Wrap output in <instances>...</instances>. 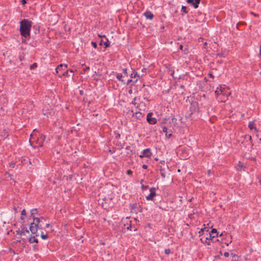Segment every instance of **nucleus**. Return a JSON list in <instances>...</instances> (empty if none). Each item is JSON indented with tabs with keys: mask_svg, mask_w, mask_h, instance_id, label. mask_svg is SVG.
Returning a JSON list of instances; mask_svg holds the SVG:
<instances>
[{
	"mask_svg": "<svg viewBox=\"0 0 261 261\" xmlns=\"http://www.w3.org/2000/svg\"><path fill=\"white\" fill-rule=\"evenodd\" d=\"M19 23L20 35L25 39H29L31 37V30L33 22L29 19H23Z\"/></svg>",
	"mask_w": 261,
	"mask_h": 261,
	"instance_id": "f257e3e1",
	"label": "nucleus"
},
{
	"mask_svg": "<svg viewBox=\"0 0 261 261\" xmlns=\"http://www.w3.org/2000/svg\"><path fill=\"white\" fill-rule=\"evenodd\" d=\"M45 138L44 135L40 133H32L29 140L30 145L34 148L42 147Z\"/></svg>",
	"mask_w": 261,
	"mask_h": 261,
	"instance_id": "f03ea898",
	"label": "nucleus"
},
{
	"mask_svg": "<svg viewBox=\"0 0 261 261\" xmlns=\"http://www.w3.org/2000/svg\"><path fill=\"white\" fill-rule=\"evenodd\" d=\"M152 155V153L151 152V150L150 148H146L144 149L142 151V153L139 155L140 158H142L143 157H146L147 158H150Z\"/></svg>",
	"mask_w": 261,
	"mask_h": 261,
	"instance_id": "7ed1b4c3",
	"label": "nucleus"
},
{
	"mask_svg": "<svg viewBox=\"0 0 261 261\" xmlns=\"http://www.w3.org/2000/svg\"><path fill=\"white\" fill-rule=\"evenodd\" d=\"M156 188L155 187L151 188L149 190L150 194L146 197V199L147 200H152L153 197L156 195V193L155 192Z\"/></svg>",
	"mask_w": 261,
	"mask_h": 261,
	"instance_id": "20e7f679",
	"label": "nucleus"
},
{
	"mask_svg": "<svg viewBox=\"0 0 261 261\" xmlns=\"http://www.w3.org/2000/svg\"><path fill=\"white\" fill-rule=\"evenodd\" d=\"M210 234L209 230L208 231H205V234H203V236L205 237V239H203V238H201L200 240L203 244H207V245H211L210 242L208 241V236Z\"/></svg>",
	"mask_w": 261,
	"mask_h": 261,
	"instance_id": "39448f33",
	"label": "nucleus"
},
{
	"mask_svg": "<svg viewBox=\"0 0 261 261\" xmlns=\"http://www.w3.org/2000/svg\"><path fill=\"white\" fill-rule=\"evenodd\" d=\"M67 67V65L66 64H60L56 68V71L59 75L61 73H63V71H64Z\"/></svg>",
	"mask_w": 261,
	"mask_h": 261,
	"instance_id": "423d86ee",
	"label": "nucleus"
},
{
	"mask_svg": "<svg viewBox=\"0 0 261 261\" xmlns=\"http://www.w3.org/2000/svg\"><path fill=\"white\" fill-rule=\"evenodd\" d=\"M21 230H17V234L20 236H24L26 233H29V230L25 228V226L23 224H22L20 226Z\"/></svg>",
	"mask_w": 261,
	"mask_h": 261,
	"instance_id": "0eeeda50",
	"label": "nucleus"
},
{
	"mask_svg": "<svg viewBox=\"0 0 261 261\" xmlns=\"http://www.w3.org/2000/svg\"><path fill=\"white\" fill-rule=\"evenodd\" d=\"M201 0H187L186 2L189 4L193 6L195 9L198 8L199 4Z\"/></svg>",
	"mask_w": 261,
	"mask_h": 261,
	"instance_id": "6e6552de",
	"label": "nucleus"
},
{
	"mask_svg": "<svg viewBox=\"0 0 261 261\" xmlns=\"http://www.w3.org/2000/svg\"><path fill=\"white\" fill-rule=\"evenodd\" d=\"M152 113H149L147 115V120L150 124H154L156 123V119L151 117Z\"/></svg>",
	"mask_w": 261,
	"mask_h": 261,
	"instance_id": "1a4fd4ad",
	"label": "nucleus"
},
{
	"mask_svg": "<svg viewBox=\"0 0 261 261\" xmlns=\"http://www.w3.org/2000/svg\"><path fill=\"white\" fill-rule=\"evenodd\" d=\"M29 229L31 231L32 233L33 234H36L38 230L35 222L31 223Z\"/></svg>",
	"mask_w": 261,
	"mask_h": 261,
	"instance_id": "9d476101",
	"label": "nucleus"
},
{
	"mask_svg": "<svg viewBox=\"0 0 261 261\" xmlns=\"http://www.w3.org/2000/svg\"><path fill=\"white\" fill-rule=\"evenodd\" d=\"M225 88L223 87L222 86H220L219 87H217L216 90H215V94L217 95H220L221 94H224L223 91Z\"/></svg>",
	"mask_w": 261,
	"mask_h": 261,
	"instance_id": "9b49d317",
	"label": "nucleus"
},
{
	"mask_svg": "<svg viewBox=\"0 0 261 261\" xmlns=\"http://www.w3.org/2000/svg\"><path fill=\"white\" fill-rule=\"evenodd\" d=\"M144 16L146 18L151 20L153 19L154 16L153 14L150 11H146L144 14Z\"/></svg>",
	"mask_w": 261,
	"mask_h": 261,
	"instance_id": "f8f14e48",
	"label": "nucleus"
},
{
	"mask_svg": "<svg viewBox=\"0 0 261 261\" xmlns=\"http://www.w3.org/2000/svg\"><path fill=\"white\" fill-rule=\"evenodd\" d=\"M248 127L251 129V130H255V131L256 132H258V130L256 128V127H255V123L253 121H250L249 124H248Z\"/></svg>",
	"mask_w": 261,
	"mask_h": 261,
	"instance_id": "ddd939ff",
	"label": "nucleus"
},
{
	"mask_svg": "<svg viewBox=\"0 0 261 261\" xmlns=\"http://www.w3.org/2000/svg\"><path fill=\"white\" fill-rule=\"evenodd\" d=\"M208 231V228L206 227L201 228L198 232L199 237L203 236V234H205V231Z\"/></svg>",
	"mask_w": 261,
	"mask_h": 261,
	"instance_id": "4468645a",
	"label": "nucleus"
},
{
	"mask_svg": "<svg viewBox=\"0 0 261 261\" xmlns=\"http://www.w3.org/2000/svg\"><path fill=\"white\" fill-rule=\"evenodd\" d=\"M29 242L30 243H38V240L36 238L35 236H31V237L29 238Z\"/></svg>",
	"mask_w": 261,
	"mask_h": 261,
	"instance_id": "2eb2a0df",
	"label": "nucleus"
},
{
	"mask_svg": "<svg viewBox=\"0 0 261 261\" xmlns=\"http://www.w3.org/2000/svg\"><path fill=\"white\" fill-rule=\"evenodd\" d=\"M217 237H216V236L215 234H212L211 233H210L209 236H208V241L210 242V243L211 242H215L214 241V239L215 238H217Z\"/></svg>",
	"mask_w": 261,
	"mask_h": 261,
	"instance_id": "dca6fc26",
	"label": "nucleus"
},
{
	"mask_svg": "<svg viewBox=\"0 0 261 261\" xmlns=\"http://www.w3.org/2000/svg\"><path fill=\"white\" fill-rule=\"evenodd\" d=\"M210 233L212 234H215L216 237H219V232L217 231V230L215 228H213L211 231H209Z\"/></svg>",
	"mask_w": 261,
	"mask_h": 261,
	"instance_id": "f3484780",
	"label": "nucleus"
},
{
	"mask_svg": "<svg viewBox=\"0 0 261 261\" xmlns=\"http://www.w3.org/2000/svg\"><path fill=\"white\" fill-rule=\"evenodd\" d=\"M130 78H135L136 77L140 78V75L137 72H135V70H133L132 73L130 74Z\"/></svg>",
	"mask_w": 261,
	"mask_h": 261,
	"instance_id": "a211bd4d",
	"label": "nucleus"
},
{
	"mask_svg": "<svg viewBox=\"0 0 261 261\" xmlns=\"http://www.w3.org/2000/svg\"><path fill=\"white\" fill-rule=\"evenodd\" d=\"M123 77V75L121 73H118L117 74V76H116V78L119 81H121V82L122 83H124V80L122 79Z\"/></svg>",
	"mask_w": 261,
	"mask_h": 261,
	"instance_id": "6ab92c4d",
	"label": "nucleus"
},
{
	"mask_svg": "<svg viewBox=\"0 0 261 261\" xmlns=\"http://www.w3.org/2000/svg\"><path fill=\"white\" fill-rule=\"evenodd\" d=\"M60 77H61L62 76H68V70H65L63 73H61L60 74L58 75Z\"/></svg>",
	"mask_w": 261,
	"mask_h": 261,
	"instance_id": "aec40b11",
	"label": "nucleus"
},
{
	"mask_svg": "<svg viewBox=\"0 0 261 261\" xmlns=\"http://www.w3.org/2000/svg\"><path fill=\"white\" fill-rule=\"evenodd\" d=\"M232 257V261H238L239 259V256L234 254H231Z\"/></svg>",
	"mask_w": 261,
	"mask_h": 261,
	"instance_id": "412c9836",
	"label": "nucleus"
},
{
	"mask_svg": "<svg viewBox=\"0 0 261 261\" xmlns=\"http://www.w3.org/2000/svg\"><path fill=\"white\" fill-rule=\"evenodd\" d=\"M38 213V210L37 208H33L31 210V215L32 216H34L37 215Z\"/></svg>",
	"mask_w": 261,
	"mask_h": 261,
	"instance_id": "4be33fe9",
	"label": "nucleus"
},
{
	"mask_svg": "<svg viewBox=\"0 0 261 261\" xmlns=\"http://www.w3.org/2000/svg\"><path fill=\"white\" fill-rule=\"evenodd\" d=\"M160 173H161V175L162 177L163 178H165V177H166V174H165V169H163V168L160 169Z\"/></svg>",
	"mask_w": 261,
	"mask_h": 261,
	"instance_id": "5701e85b",
	"label": "nucleus"
},
{
	"mask_svg": "<svg viewBox=\"0 0 261 261\" xmlns=\"http://www.w3.org/2000/svg\"><path fill=\"white\" fill-rule=\"evenodd\" d=\"M40 222V219L37 217H34L33 218V222L36 223V224H39Z\"/></svg>",
	"mask_w": 261,
	"mask_h": 261,
	"instance_id": "b1692460",
	"label": "nucleus"
},
{
	"mask_svg": "<svg viewBox=\"0 0 261 261\" xmlns=\"http://www.w3.org/2000/svg\"><path fill=\"white\" fill-rule=\"evenodd\" d=\"M103 44L105 45V47L107 48L110 46V42L108 39H107V41L106 42H103Z\"/></svg>",
	"mask_w": 261,
	"mask_h": 261,
	"instance_id": "393cba45",
	"label": "nucleus"
},
{
	"mask_svg": "<svg viewBox=\"0 0 261 261\" xmlns=\"http://www.w3.org/2000/svg\"><path fill=\"white\" fill-rule=\"evenodd\" d=\"M181 11L185 14H187L188 13V11L187 10L186 7L184 6L181 7Z\"/></svg>",
	"mask_w": 261,
	"mask_h": 261,
	"instance_id": "a878e982",
	"label": "nucleus"
},
{
	"mask_svg": "<svg viewBox=\"0 0 261 261\" xmlns=\"http://www.w3.org/2000/svg\"><path fill=\"white\" fill-rule=\"evenodd\" d=\"M37 67V64L36 63H34L30 65V69H34L36 68Z\"/></svg>",
	"mask_w": 261,
	"mask_h": 261,
	"instance_id": "bb28decb",
	"label": "nucleus"
},
{
	"mask_svg": "<svg viewBox=\"0 0 261 261\" xmlns=\"http://www.w3.org/2000/svg\"><path fill=\"white\" fill-rule=\"evenodd\" d=\"M48 236L47 234H43V233H42L41 234V238L43 239V240H45V239H47L48 238Z\"/></svg>",
	"mask_w": 261,
	"mask_h": 261,
	"instance_id": "cd10ccee",
	"label": "nucleus"
},
{
	"mask_svg": "<svg viewBox=\"0 0 261 261\" xmlns=\"http://www.w3.org/2000/svg\"><path fill=\"white\" fill-rule=\"evenodd\" d=\"M245 139H248L252 143V137L249 135H245L244 136Z\"/></svg>",
	"mask_w": 261,
	"mask_h": 261,
	"instance_id": "c85d7f7f",
	"label": "nucleus"
},
{
	"mask_svg": "<svg viewBox=\"0 0 261 261\" xmlns=\"http://www.w3.org/2000/svg\"><path fill=\"white\" fill-rule=\"evenodd\" d=\"M163 132L166 134V136H167L168 129L166 126H164L162 129Z\"/></svg>",
	"mask_w": 261,
	"mask_h": 261,
	"instance_id": "c756f323",
	"label": "nucleus"
},
{
	"mask_svg": "<svg viewBox=\"0 0 261 261\" xmlns=\"http://www.w3.org/2000/svg\"><path fill=\"white\" fill-rule=\"evenodd\" d=\"M122 70L124 73V76H127L128 75H127V68H123L122 69Z\"/></svg>",
	"mask_w": 261,
	"mask_h": 261,
	"instance_id": "7c9ffc66",
	"label": "nucleus"
},
{
	"mask_svg": "<svg viewBox=\"0 0 261 261\" xmlns=\"http://www.w3.org/2000/svg\"><path fill=\"white\" fill-rule=\"evenodd\" d=\"M170 252H171V250L169 249H166L165 250V253L166 254L168 255L170 253Z\"/></svg>",
	"mask_w": 261,
	"mask_h": 261,
	"instance_id": "2f4dec72",
	"label": "nucleus"
},
{
	"mask_svg": "<svg viewBox=\"0 0 261 261\" xmlns=\"http://www.w3.org/2000/svg\"><path fill=\"white\" fill-rule=\"evenodd\" d=\"M91 44L93 46V47L94 48H97V44L95 42H93V41H92L91 42Z\"/></svg>",
	"mask_w": 261,
	"mask_h": 261,
	"instance_id": "473e14b6",
	"label": "nucleus"
},
{
	"mask_svg": "<svg viewBox=\"0 0 261 261\" xmlns=\"http://www.w3.org/2000/svg\"><path fill=\"white\" fill-rule=\"evenodd\" d=\"M148 188V186H145L144 185H142L141 186V189L142 190H146Z\"/></svg>",
	"mask_w": 261,
	"mask_h": 261,
	"instance_id": "72a5a7b5",
	"label": "nucleus"
},
{
	"mask_svg": "<svg viewBox=\"0 0 261 261\" xmlns=\"http://www.w3.org/2000/svg\"><path fill=\"white\" fill-rule=\"evenodd\" d=\"M135 115H136V117H140L141 116L142 114L140 112H136Z\"/></svg>",
	"mask_w": 261,
	"mask_h": 261,
	"instance_id": "f704fd0d",
	"label": "nucleus"
},
{
	"mask_svg": "<svg viewBox=\"0 0 261 261\" xmlns=\"http://www.w3.org/2000/svg\"><path fill=\"white\" fill-rule=\"evenodd\" d=\"M127 174L131 175L133 174V171L131 170H127L126 171Z\"/></svg>",
	"mask_w": 261,
	"mask_h": 261,
	"instance_id": "c9c22d12",
	"label": "nucleus"
},
{
	"mask_svg": "<svg viewBox=\"0 0 261 261\" xmlns=\"http://www.w3.org/2000/svg\"><path fill=\"white\" fill-rule=\"evenodd\" d=\"M36 226H37V229H42V226L41 224H36L35 223Z\"/></svg>",
	"mask_w": 261,
	"mask_h": 261,
	"instance_id": "e433bc0d",
	"label": "nucleus"
},
{
	"mask_svg": "<svg viewBox=\"0 0 261 261\" xmlns=\"http://www.w3.org/2000/svg\"><path fill=\"white\" fill-rule=\"evenodd\" d=\"M183 51L185 54H187L189 53V49L187 48H185L184 49H183Z\"/></svg>",
	"mask_w": 261,
	"mask_h": 261,
	"instance_id": "4c0bfd02",
	"label": "nucleus"
},
{
	"mask_svg": "<svg viewBox=\"0 0 261 261\" xmlns=\"http://www.w3.org/2000/svg\"><path fill=\"white\" fill-rule=\"evenodd\" d=\"M137 98L136 97H134V100L132 102V103L134 105H136V100H137Z\"/></svg>",
	"mask_w": 261,
	"mask_h": 261,
	"instance_id": "58836bf2",
	"label": "nucleus"
},
{
	"mask_svg": "<svg viewBox=\"0 0 261 261\" xmlns=\"http://www.w3.org/2000/svg\"><path fill=\"white\" fill-rule=\"evenodd\" d=\"M238 166L240 168H242V167H243V164L241 162H239V164H238Z\"/></svg>",
	"mask_w": 261,
	"mask_h": 261,
	"instance_id": "ea45409f",
	"label": "nucleus"
},
{
	"mask_svg": "<svg viewBox=\"0 0 261 261\" xmlns=\"http://www.w3.org/2000/svg\"><path fill=\"white\" fill-rule=\"evenodd\" d=\"M21 215L22 216H25L26 215V212L24 209L21 211Z\"/></svg>",
	"mask_w": 261,
	"mask_h": 261,
	"instance_id": "a19ab883",
	"label": "nucleus"
},
{
	"mask_svg": "<svg viewBox=\"0 0 261 261\" xmlns=\"http://www.w3.org/2000/svg\"><path fill=\"white\" fill-rule=\"evenodd\" d=\"M208 76L211 77V78H212V79H214V75L212 73H209L208 74Z\"/></svg>",
	"mask_w": 261,
	"mask_h": 261,
	"instance_id": "79ce46f5",
	"label": "nucleus"
},
{
	"mask_svg": "<svg viewBox=\"0 0 261 261\" xmlns=\"http://www.w3.org/2000/svg\"><path fill=\"white\" fill-rule=\"evenodd\" d=\"M224 256L226 257H227L229 256V253L228 252H226L224 253Z\"/></svg>",
	"mask_w": 261,
	"mask_h": 261,
	"instance_id": "37998d69",
	"label": "nucleus"
},
{
	"mask_svg": "<svg viewBox=\"0 0 261 261\" xmlns=\"http://www.w3.org/2000/svg\"><path fill=\"white\" fill-rule=\"evenodd\" d=\"M131 207L132 209L135 208L137 206V203L131 204Z\"/></svg>",
	"mask_w": 261,
	"mask_h": 261,
	"instance_id": "c03bdc74",
	"label": "nucleus"
},
{
	"mask_svg": "<svg viewBox=\"0 0 261 261\" xmlns=\"http://www.w3.org/2000/svg\"><path fill=\"white\" fill-rule=\"evenodd\" d=\"M15 165V164L14 163H11L10 164V167L11 168H14Z\"/></svg>",
	"mask_w": 261,
	"mask_h": 261,
	"instance_id": "a18cd8bd",
	"label": "nucleus"
},
{
	"mask_svg": "<svg viewBox=\"0 0 261 261\" xmlns=\"http://www.w3.org/2000/svg\"><path fill=\"white\" fill-rule=\"evenodd\" d=\"M132 78H130L129 80H128L127 81V83H126V84H127V85L129 84L132 82H133V80H132Z\"/></svg>",
	"mask_w": 261,
	"mask_h": 261,
	"instance_id": "49530a36",
	"label": "nucleus"
},
{
	"mask_svg": "<svg viewBox=\"0 0 261 261\" xmlns=\"http://www.w3.org/2000/svg\"><path fill=\"white\" fill-rule=\"evenodd\" d=\"M21 2L22 4L24 5L27 3V1L26 0H21Z\"/></svg>",
	"mask_w": 261,
	"mask_h": 261,
	"instance_id": "de8ad7c7",
	"label": "nucleus"
},
{
	"mask_svg": "<svg viewBox=\"0 0 261 261\" xmlns=\"http://www.w3.org/2000/svg\"><path fill=\"white\" fill-rule=\"evenodd\" d=\"M147 167H148V166H147V165H143L142 166V168H143V169H146L147 168Z\"/></svg>",
	"mask_w": 261,
	"mask_h": 261,
	"instance_id": "09e8293b",
	"label": "nucleus"
},
{
	"mask_svg": "<svg viewBox=\"0 0 261 261\" xmlns=\"http://www.w3.org/2000/svg\"><path fill=\"white\" fill-rule=\"evenodd\" d=\"M168 138H170L171 136H172V134H168L167 133V136H166Z\"/></svg>",
	"mask_w": 261,
	"mask_h": 261,
	"instance_id": "8fccbe9b",
	"label": "nucleus"
},
{
	"mask_svg": "<svg viewBox=\"0 0 261 261\" xmlns=\"http://www.w3.org/2000/svg\"><path fill=\"white\" fill-rule=\"evenodd\" d=\"M183 47H184V46H183V45H181H181H180V46H179V49H180V50H183Z\"/></svg>",
	"mask_w": 261,
	"mask_h": 261,
	"instance_id": "3c124183",
	"label": "nucleus"
},
{
	"mask_svg": "<svg viewBox=\"0 0 261 261\" xmlns=\"http://www.w3.org/2000/svg\"><path fill=\"white\" fill-rule=\"evenodd\" d=\"M128 93L129 94H132L133 93V90L132 89H130L128 91Z\"/></svg>",
	"mask_w": 261,
	"mask_h": 261,
	"instance_id": "603ef678",
	"label": "nucleus"
},
{
	"mask_svg": "<svg viewBox=\"0 0 261 261\" xmlns=\"http://www.w3.org/2000/svg\"><path fill=\"white\" fill-rule=\"evenodd\" d=\"M211 170H207V174H208V175H211Z\"/></svg>",
	"mask_w": 261,
	"mask_h": 261,
	"instance_id": "864d4df0",
	"label": "nucleus"
},
{
	"mask_svg": "<svg viewBox=\"0 0 261 261\" xmlns=\"http://www.w3.org/2000/svg\"><path fill=\"white\" fill-rule=\"evenodd\" d=\"M50 226V224H46V225H45V227L46 228H48Z\"/></svg>",
	"mask_w": 261,
	"mask_h": 261,
	"instance_id": "5fc2aeb1",
	"label": "nucleus"
},
{
	"mask_svg": "<svg viewBox=\"0 0 261 261\" xmlns=\"http://www.w3.org/2000/svg\"><path fill=\"white\" fill-rule=\"evenodd\" d=\"M102 44H103V42L102 41V40H101L100 42H99V45H101Z\"/></svg>",
	"mask_w": 261,
	"mask_h": 261,
	"instance_id": "6e6d98bb",
	"label": "nucleus"
},
{
	"mask_svg": "<svg viewBox=\"0 0 261 261\" xmlns=\"http://www.w3.org/2000/svg\"><path fill=\"white\" fill-rule=\"evenodd\" d=\"M98 36H99V37L100 38H102V37H106L105 35H98Z\"/></svg>",
	"mask_w": 261,
	"mask_h": 261,
	"instance_id": "4d7b16f0",
	"label": "nucleus"
},
{
	"mask_svg": "<svg viewBox=\"0 0 261 261\" xmlns=\"http://www.w3.org/2000/svg\"><path fill=\"white\" fill-rule=\"evenodd\" d=\"M131 227H132L131 225H129V226H128V227H127V229L131 230V229H130V228H131Z\"/></svg>",
	"mask_w": 261,
	"mask_h": 261,
	"instance_id": "13d9d810",
	"label": "nucleus"
},
{
	"mask_svg": "<svg viewBox=\"0 0 261 261\" xmlns=\"http://www.w3.org/2000/svg\"><path fill=\"white\" fill-rule=\"evenodd\" d=\"M259 54L261 55V44H260V46Z\"/></svg>",
	"mask_w": 261,
	"mask_h": 261,
	"instance_id": "bf43d9fd",
	"label": "nucleus"
},
{
	"mask_svg": "<svg viewBox=\"0 0 261 261\" xmlns=\"http://www.w3.org/2000/svg\"><path fill=\"white\" fill-rule=\"evenodd\" d=\"M143 182V179H142V180L140 181V183H141L142 185H143V184H142Z\"/></svg>",
	"mask_w": 261,
	"mask_h": 261,
	"instance_id": "052dcab7",
	"label": "nucleus"
},
{
	"mask_svg": "<svg viewBox=\"0 0 261 261\" xmlns=\"http://www.w3.org/2000/svg\"><path fill=\"white\" fill-rule=\"evenodd\" d=\"M8 174L9 177L11 178V175L9 173H8Z\"/></svg>",
	"mask_w": 261,
	"mask_h": 261,
	"instance_id": "680f3d73",
	"label": "nucleus"
},
{
	"mask_svg": "<svg viewBox=\"0 0 261 261\" xmlns=\"http://www.w3.org/2000/svg\"><path fill=\"white\" fill-rule=\"evenodd\" d=\"M137 81H138V79H136V80L134 82V83H137Z\"/></svg>",
	"mask_w": 261,
	"mask_h": 261,
	"instance_id": "e2e57ef3",
	"label": "nucleus"
},
{
	"mask_svg": "<svg viewBox=\"0 0 261 261\" xmlns=\"http://www.w3.org/2000/svg\"><path fill=\"white\" fill-rule=\"evenodd\" d=\"M223 235V232H221L220 234H219V236H222Z\"/></svg>",
	"mask_w": 261,
	"mask_h": 261,
	"instance_id": "0e129e2a",
	"label": "nucleus"
},
{
	"mask_svg": "<svg viewBox=\"0 0 261 261\" xmlns=\"http://www.w3.org/2000/svg\"><path fill=\"white\" fill-rule=\"evenodd\" d=\"M70 72H71V73H73V74H74V73H73V71L72 70H70Z\"/></svg>",
	"mask_w": 261,
	"mask_h": 261,
	"instance_id": "69168bd1",
	"label": "nucleus"
},
{
	"mask_svg": "<svg viewBox=\"0 0 261 261\" xmlns=\"http://www.w3.org/2000/svg\"><path fill=\"white\" fill-rule=\"evenodd\" d=\"M129 148H130V147H129V146H127V147H126V149H129Z\"/></svg>",
	"mask_w": 261,
	"mask_h": 261,
	"instance_id": "338daca9",
	"label": "nucleus"
},
{
	"mask_svg": "<svg viewBox=\"0 0 261 261\" xmlns=\"http://www.w3.org/2000/svg\"><path fill=\"white\" fill-rule=\"evenodd\" d=\"M40 219V220H41H41L44 219L43 217H41Z\"/></svg>",
	"mask_w": 261,
	"mask_h": 261,
	"instance_id": "774afa93",
	"label": "nucleus"
}]
</instances>
